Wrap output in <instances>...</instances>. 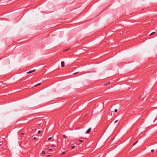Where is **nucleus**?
Returning a JSON list of instances; mask_svg holds the SVG:
<instances>
[{"mask_svg": "<svg viewBox=\"0 0 157 157\" xmlns=\"http://www.w3.org/2000/svg\"><path fill=\"white\" fill-rule=\"evenodd\" d=\"M35 71H36L35 70H31V71H28V72H27V74L31 73H32V72H35Z\"/></svg>", "mask_w": 157, "mask_h": 157, "instance_id": "f257e3e1", "label": "nucleus"}, {"mask_svg": "<svg viewBox=\"0 0 157 157\" xmlns=\"http://www.w3.org/2000/svg\"><path fill=\"white\" fill-rule=\"evenodd\" d=\"M110 83V82H107L105 83L103 85H104L105 86H106L109 85V84Z\"/></svg>", "mask_w": 157, "mask_h": 157, "instance_id": "f03ea898", "label": "nucleus"}, {"mask_svg": "<svg viewBox=\"0 0 157 157\" xmlns=\"http://www.w3.org/2000/svg\"><path fill=\"white\" fill-rule=\"evenodd\" d=\"M91 128H89L86 131V133H89V132H90V131H91Z\"/></svg>", "mask_w": 157, "mask_h": 157, "instance_id": "7ed1b4c3", "label": "nucleus"}, {"mask_svg": "<svg viewBox=\"0 0 157 157\" xmlns=\"http://www.w3.org/2000/svg\"><path fill=\"white\" fill-rule=\"evenodd\" d=\"M64 61H61V66L62 67L64 66Z\"/></svg>", "mask_w": 157, "mask_h": 157, "instance_id": "20e7f679", "label": "nucleus"}, {"mask_svg": "<svg viewBox=\"0 0 157 157\" xmlns=\"http://www.w3.org/2000/svg\"><path fill=\"white\" fill-rule=\"evenodd\" d=\"M63 136L65 139L67 137V136L66 135H63Z\"/></svg>", "mask_w": 157, "mask_h": 157, "instance_id": "39448f33", "label": "nucleus"}, {"mask_svg": "<svg viewBox=\"0 0 157 157\" xmlns=\"http://www.w3.org/2000/svg\"><path fill=\"white\" fill-rule=\"evenodd\" d=\"M40 84V83H39L37 84H36V85H35V86H38Z\"/></svg>", "mask_w": 157, "mask_h": 157, "instance_id": "423d86ee", "label": "nucleus"}, {"mask_svg": "<svg viewBox=\"0 0 157 157\" xmlns=\"http://www.w3.org/2000/svg\"><path fill=\"white\" fill-rule=\"evenodd\" d=\"M51 139H52V137H50L48 139V140L47 141H49V140H51Z\"/></svg>", "mask_w": 157, "mask_h": 157, "instance_id": "0eeeda50", "label": "nucleus"}, {"mask_svg": "<svg viewBox=\"0 0 157 157\" xmlns=\"http://www.w3.org/2000/svg\"><path fill=\"white\" fill-rule=\"evenodd\" d=\"M42 153L43 154H45V152L44 151H42Z\"/></svg>", "mask_w": 157, "mask_h": 157, "instance_id": "6e6552de", "label": "nucleus"}, {"mask_svg": "<svg viewBox=\"0 0 157 157\" xmlns=\"http://www.w3.org/2000/svg\"><path fill=\"white\" fill-rule=\"evenodd\" d=\"M75 146H74L72 147H71V149H74L75 148Z\"/></svg>", "mask_w": 157, "mask_h": 157, "instance_id": "1a4fd4ad", "label": "nucleus"}, {"mask_svg": "<svg viewBox=\"0 0 157 157\" xmlns=\"http://www.w3.org/2000/svg\"><path fill=\"white\" fill-rule=\"evenodd\" d=\"M138 142V140L137 141L133 144V145H135Z\"/></svg>", "mask_w": 157, "mask_h": 157, "instance_id": "9d476101", "label": "nucleus"}, {"mask_svg": "<svg viewBox=\"0 0 157 157\" xmlns=\"http://www.w3.org/2000/svg\"><path fill=\"white\" fill-rule=\"evenodd\" d=\"M114 111L116 112H117V109H115Z\"/></svg>", "mask_w": 157, "mask_h": 157, "instance_id": "9b49d317", "label": "nucleus"}, {"mask_svg": "<svg viewBox=\"0 0 157 157\" xmlns=\"http://www.w3.org/2000/svg\"><path fill=\"white\" fill-rule=\"evenodd\" d=\"M155 33V32H153L152 33L150 34V35H152L153 34Z\"/></svg>", "mask_w": 157, "mask_h": 157, "instance_id": "f8f14e48", "label": "nucleus"}, {"mask_svg": "<svg viewBox=\"0 0 157 157\" xmlns=\"http://www.w3.org/2000/svg\"><path fill=\"white\" fill-rule=\"evenodd\" d=\"M68 50V49H65L64 51H63V52H65L67 50Z\"/></svg>", "mask_w": 157, "mask_h": 157, "instance_id": "ddd939ff", "label": "nucleus"}, {"mask_svg": "<svg viewBox=\"0 0 157 157\" xmlns=\"http://www.w3.org/2000/svg\"><path fill=\"white\" fill-rule=\"evenodd\" d=\"M65 152H66L64 151V152H63V153H62V154L64 155V154H65Z\"/></svg>", "mask_w": 157, "mask_h": 157, "instance_id": "4468645a", "label": "nucleus"}, {"mask_svg": "<svg viewBox=\"0 0 157 157\" xmlns=\"http://www.w3.org/2000/svg\"><path fill=\"white\" fill-rule=\"evenodd\" d=\"M38 134H40L41 133V131H38Z\"/></svg>", "mask_w": 157, "mask_h": 157, "instance_id": "2eb2a0df", "label": "nucleus"}, {"mask_svg": "<svg viewBox=\"0 0 157 157\" xmlns=\"http://www.w3.org/2000/svg\"><path fill=\"white\" fill-rule=\"evenodd\" d=\"M117 121H118V120H117L115 121H114V123H117Z\"/></svg>", "mask_w": 157, "mask_h": 157, "instance_id": "dca6fc26", "label": "nucleus"}, {"mask_svg": "<svg viewBox=\"0 0 157 157\" xmlns=\"http://www.w3.org/2000/svg\"><path fill=\"white\" fill-rule=\"evenodd\" d=\"M33 139L34 140H36V137H33Z\"/></svg>", "mask_w": 157, "mask_h": 157, "instance_id": "f3484780", "label": "nucleus"}, {"mask_svg": "<svg viewBox=\"0 0 157 157\" xmlns=\"http://www.w3.org/2000/svg\"><path fill=\"white\" fill-rule=\"evenodd\" d=\"M151 152H153L154 151V150L152 149L151 150Z\"/></svg>", "mask_w": 157, "mask_h": 157, "instance_id": "a211bd4d", "label": "nucleus"}, {"mask_svg": "<svg viewBox=\"0 0 157 157\" xmlns=\"http://www.w3.org/2000/svg\"><path fill=\"white\" fill-rule=\"evenodd\" d=\"M79 141H80V142H83V140H79Z\"/></svg>", "mask_w": 157, "mask_h": 157, "instance_id": "6ab92c4d", "label": "nucleus"}, {"mask_svg": "<svg viewBox=\"0 0 157 157\" xmlns=\"http://www.w3.org/2000/svg\"><path fill=\"white\" fill-rule=\"evenodd\" d=\"M52 146L55 147V145H54V144H52Z\"/></svg>", "mask_w": 157, "mask_h": 157, "instance_id": "aec40b11", "label": "nucleus"}, {"mask_svg": "<svg viewBox=\"0 0 157 157\" xmlns=\"http://www.w3.org/2000/svg\"><path fill=\"white\" fill-rule=\"evenodd\" d=\"M49 151H52V148H50L49 149Z\"/></svg>", "mask_w": 157, "mask_h": 157, "instance_id": "412c9836", "label": "nucleus"}, {"mask_svg": "<svg viewBox=\"0 0 157 157\" xmlns=\"http://www.w3.org/2000/svg\"><path fill=\"white\" fill-rule=\"evenodd\" d=\"M78 73V72H76V73H74V74H76Z\"/></svg>", "mask_w": 157, "mask_h": 157, "instance_id": "4be33fe9", "label": "nucleus"}]
</instances>
